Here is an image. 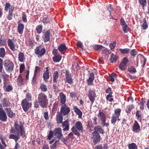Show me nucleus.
Segmentation results:
<instances>
[{
  "instance_id": "39",
  "label": "nucleus",
  "mask_w": 149,
  "mask_h": 149,
  "mask_svg": "<svg viewBox=\"0 0 149 149\" xmlns=\"http://www.w3.org/2000/svg\"><path fill=\"white\" fill-rule=\"evenodd\" d=\"M93 47L96 50H101L104 48L103 46L99 45H95L93 46Z\"/></svg>"
},
{
  "instance_id": "26",
  "label": "nucleus",
  "mask_w": 149,
  "mask_h": 149,
  "mask_svg": "<svg viewBox=\"0 0 149 149\" xmlns=\"http://www.w3.org/2000/svg\"><path fill=\"white\" fill-rule=\"evenodd\" d=\"M8 77L9 76L5 73L2 75V78L3 81L4 87L6 86L8 82L9 81Z\"/></svg>"
},
{
  "instance_id": "18",
  "label": "nucleus",
  "mask_w": 149,
  "mask_h": 149,
  "mask_svg": "<svg viewBox=\"0 0 149 149\" xmlns=\"http://www.w3.org/2000/svg\"><path fill=\"white\" fill-rule=\"evenodd\" d=\"M54 135L56 136L58 138H60L63 136L62 133V130L60 128H55L54 130Z\"/></svg>"
},
{
  "instance_id": "43",
  "label": "nucleus",
  "mask_w": 149,
  "mask_h": 149,
  "mask_svg": "<svg viewBox=\"0 0 149 149\" xmlns=\"http://www.w3.org/2000/svg\"><path fill=\"white\" fill-rule=\"evenodd\" d=\"M0 139L1 141V142L3 146L5 147L7 146L6 144L5 143V141L6 139L5 136H4L3 134H1L0 136Z\"/></svg>"
},
{
  "instance_id": "13",
  "label": "nucleus",
  "mask_w": 149,
  "mask_h": 149,
  "mask_svg": "<svg viewBox=\"0 0 149 149\" xmlns=\"http://www.w3.org/2000/svg\"><path fill=\"white\" fill-rule=\"evenodd\" d=\"M65 76L66 78V82L70 84L73 83V79H72L71 74L68 70L65 71Z\"/></svg>"
},
{
  "instance_id": "2",
  "label": "nucleus",
  "mask_w": 149,
  "mask_h": 149,
  "mask_svg": "<svg viewBox=\"0 0 149 149\" xmlns=\"http://www.w3.org/2000/svg\"><path fill=\"white\" fill-rule=\"evenodd\" d=\"M38 102L40 106L42 108H45L48 104V99L47 96L42 93H40L39 95Z\"/></svg>"
},
{
  "instance_id": "27",
  "label": "nucleus",
  "mask_w": 149,
  "mask_h": 149,
  "mask_svg": "<svg viewBox=\"0 0 149 149\" xmlns=\"http://www.w3.org/2000/svg\"><path fill=\"white\" fill-rule=\"evenodd\" d=\"M5 110L6 111L7 114L9 118H12L15 115V113L13 112L10 108H6Z\"/></svg>"
},
{
  "instance_id": "15",
  "label": "nucleus",
  "mask_w": 149,
  "mask_h": 149,
  "mask_svg": "<svg viewBox=\"0 0 149 149\" xmlns=\"http://www.w3.org/2000/svg\"><path fill=\"white\" fill-rule=\"evenodd\" d=\"M51 30L47 31L44 34L43 41L45 43L50 41V36L51 35Z\"/></svg>"
},
{
  "instance_id": "52",
  "label": "nucleus",
  "mask_w": 149,
  "mask_h": 149,
  "mask_svg": "<svg viewBox=\"0 0 149 149\" xmlns=\"http://www.w3.org/2000/svg\"><path fill=\"white\" fill-rule=\"evenodd\" d=\"M143 23L142 24V28L143 30H145L148 28V25H147L146 21L145 18L143 19Z\"/></svg>"
},
{
  "instance_id": "22",
  "label": "nucleus",
  "mask_w": 149,
  "mask_h": 149,
  "mask_svg": "<svg viewBox=\"0 0 149 149\" xmlns=\"http://www.w3.org/2000/svg\"><path fill=\"white\" fill-rule=\"evenodd\" d=\"M98 117L101 122H104L106 121V116L105 114L100 111H99V113L98 115Z\"/></svg>"
},
{
  "instance_id": "42",
  "label": "nucleus",
  "mask_w": 149,
  "mask_h": 149,
  "mask_svg": "<svg viewBox=\"0 0 149 149\" xmlns=\"http://www.w3.org/2000/svg\"><path fill=\"white\" fill-rule=\"evenodd\" d=\"M129 149H138V147L136 144L134 143H132L128 145Z\"/></svg>"
},
{
  "instance_id": "55",
  "label": "nucleus",
  "mask_w": 149,
  "mask_h": 149,
  "mask_svg": "<svg viewBox=\"0 0 149 149\" xmlns=\"http://www.w3.org/2000/svg\"><path fill=\"white\" fill-rule=\"evenodd\" d=\"M122 26V28L124 33H126L128 32L129 30V27L127 24L124 25Z\"/></svg>"
},
{
  "instance_id": "1",
  "label": "nucleus",
  "mask_w": 149,
  "mask_h": 149,
  "mask_svg": "<svg viewBox=\"0 0 149 149\" xmlns=\"http://www.w3.org/2000/svg\"><path fill=\"white\" fill-rule=\"evenodd\" d=\"M83 129V125L81 122L78 121L75 124L74 126L72 127L71 130L73 134L77 136H79L80 134L79 131L82 132Z\"/></svg>"
},
{
  "instance_id": "17",
  "label": "nucleus",
  "mask_w": 149,
  "mask_h": 149,
  "mask_svg": "<svg viewBox=\"0 0 149 149\" xmlns=\"http://www.w3.org/2000/svg\"><path fill=\"white\" fill-rule=\"evenodd\" d=\"M49 67H47L45 68L46 71H45L43 74V80L45 81H47V80L49 78Z\"/></svg>"
},
{
  "instance_id": "30",
  "label": "nucleus",
  "mask_w": 149,
  "mask_h": 149,
  "mask_svg": "<svg viewBox=\"0 0 149 149\" xmlns=\"http://www.w3.org/2000/svg\"><path fill=\"white\" fill-rule=\"evenodd\" d=\"M18 85L21 86L23 84V79L22 78L21 74H20L17 79Z\"/></svg>"
},
{
  "instance_id": "4",
  "label": "nucleus",
  "mask_w": 149,
  "mask_h": 149,
  "mask_svg": "<svg viewBox=\"0 0 149 149\" xmlns=\"http://www.w3.org/2000/svg\"><path fill=\"white\" fill-rule=\"evenodd\" d=\"M9 9L8 14L7 16V18L9 20H11L14 16V15L13 14V11L14 9V6L13 5L10 6L9 3H6L5 7V10L7 11Z\"/></svg>"
},
{
  "instance_id": "14",
  "label": "nucleus",
  "mask_w": 149,
  "mask_h": 149,
  "mask_svg": "<svg viewBox=\"0 0 149 149\" xmlns=\"http://www.w3.org/2000/svg\"><path fill=\"white\" fill-rule=\"evenodd\" d=\"M40 47H37L35 49V53L36 55L42 56L45 53L46 51L44 48H42L40 49Z\"/></svg>"
},
{
  "instance_id": "48",
  "label": "nucleus",
  "mask_w": 149,
  "mask_h": 149,
  "mask_svg": "<svg viewBox=\"0 0 149 149\" xmlns=\"http://www.w3.org/2000/svg\"><path fill=\"white\" fill-rule=\"evenodd\" d=\"M59 140H58L56 141L53 144L50 146V148L55 149V147H56L59 144Z\"/></svg>"
},
{
  "instance_id": "57",
  "label": "nucleus",
  "mask_w": 149,
  "mask_h": 149,
  "mask_svg": "<svg viewBox=\"0 0 149 149\" xmlns=\"http://www.w3.org/2000/svg\"><path fill=\"white\" fill-rule=\"evenodd\" d=\"M6 40L3 39H0V46H4L6 45Z\"/></svg>"
},
{
  "instance_id": "35",
  "label": "nucleus",
  "mask_w": 149,
  "mask_h": 149,
  "mask_svg": "<svg viewBox=\"0 0 149 149\" xmlns=\"http://www.w3.org/2000/svg\"><path fill=\"white\" fill-rule=\"evenodd\" d=\"M145 100V98H142L141 99L140 102L139 104L140 108L142 110H143L144 109V104L146 103Z\"/></svg>"
},
{
  "instance_id": "61",
  "label": "nucleus",
  "mask_w": 149,
  "mask_h": 149,
  "mask_svg": "<svg viewBox=\"0 0 149 149\" xmlns=\"http://www.w3.org/2000/svg\"><path fill=\"white\" fill-rule=\"evenodd\" d=\"M130 54L132 56H134L137 54V52L135 49H133L131 51Z\"/></svg>"
},
{
  "instance_id": "16",
  "label": "nucleus",
  "mask_w": 149,
  "mask_h": 149,
  "mask_svg": "<svg viewBox=\"0 0 149 149\" xmlns=\"http://www.w3.org/2000/svg\"><path fill=\"white\" fill-rule=\"evenodd\" d=\"M0 120L2 121L6 122L7 120L6 114L3 109H0Z\"/></svg>"
},
{
  "instance_id": "62",
  "label": "nucleus",
  "mask_w": 149,
  "mask_h": 149,
  "mask_svg": "<svg viewBox=\"0 0 149 149\" xmlns=\"http://www.w3.org/2000/svg\"><path fill=\"white\" fill-rule=\"evenodd\" d=\"M31 96L30 93H27L26 94V99L28 100L29 101L31 100Z\"/></svg>"
},
{
  "instance_id": "24",
  "label": "nucleus",
  "mask_w": 149,
  "mask_h": 149,
  "mask_svg": "<svg viewBox=\"0 0 149 149\" xmlns=\"http://www.w3.org/2000/svg\"><path fill=\"white\" fill-rule=\"evenodd\" d=\"M73 109L75 113L78 115V118H82V113L80 109L75 106L74 107Z\"/></svg>"
},
{
  "instance_id": "31",
  "label": "nucleus",
  "mask_w": 149,
  "mask_h": 149,
  "mask_svg": "<svg viewBox=\"0 0 149 149\" xmlns=\"http://www.w3.org/2000/svg\"><path fill=\"white\" fill-rule=\"evenodd\" d=\"M1 103L3 106L4 107H8L10 106V104L8 100L5 98L2 99Z\"/></svg>"
},
{
  "instance_id": "8",
  "label": "nucleus",
  "mask_w": 149,
  "mask_h": 149,
  "mask_svg": "<svg viewBox=\"0 0 149 149\" xmlns=\"http://www.w3.org/2000/svg\"><path fill=\"white\" fill-rule=\"evenodd\" d=\"M91 138L93 140V143L95 145L100 141V136L98 132H93L92 133Z\"/></svg>"
},
{
  "instance_id": "45",
  "label": "nucleus",
  "mask_w": 149,
  "mask_h": 149,
  "mask_svg": "<svg viewBox=\"0 0 149 149\" xmlns=\"http://www.w3.org/2000/svg\"><path fill=\"white\" fill-rule=\"evenodd\" d=\"M119 50L121 54H127L129 52L130 49L128 48L120 49Z\"/></svg>"
},
{
  "instance_id": "29",
  "label": "nucleus",
  "mask_w": 149,
  "mask_h": 149,
  "mask_svg": "<svg viewBox=\"0 0 149 149\" xmlns=\"http://www.w3.org/2000/svg\"><path fill=\"white\" fill-rule=\"evenodd\" d=\"M24 28V25L22 24L19 23V21L17 26V30L19 34H22V33Z\"/></svg>"
},
{
  "instance_id": "51",
  "label": "nucleus",
  "mask_w": 149,
  "mask_h": 149,
  "mask_svg": "<svg viewBox=\"0 0 149 149\" xmlns=\"http://www.w3.org/2000/svg\"><path fill=\"white\" fill-rule=\"evenodd\" d=\"M42 22L44 24H46L48 23L49 24L50 23L49 17L47 16L46 17H44L42 20Z\"/></svg>"
},
{
  "instance_id": "34",
  "label": "nucleus",
  "mask_w": 149,
  "mask_h": 149,
  "mask_svg": "<svg viewBox=\"0 0 149 149\" xmlns=\"http://www.w3.org/2000/svg\"><path fill=\"white\" fill-rule=\"evenodd\" d=\"M94 132H99L100 134H103L104 130L101 127L99 126H96L94 127Z\"/></svg>"
},
{
  "instance_id": "20",
  "label": "nucleus",
  "mask_w": 149,
  "mask_h": 149,
  "mask_svg": "<svg viewBox=\"0 0 149 149\" xmlns=\"http://www.w3.org/2000/svg\"><path fill=\"white\" fill-rule=\"evenodd\" d=\"M58 49L62 54H64L67 49V47L65 44L62 43L58 47Z\"/></svg>"
},
{
  "instance_id": "6",
  "label": "nucleus",
  "mask_w": 149,
  "mask_h": 149,
  "mask_svg": "<svg viewBox=\"0 0 149 149\" xmlns=\"http://www.w3.org/2000/svg\"><path fill=\"white\" fill-rule=\"evenodd\" d=\"M121 109L120 108L116 109L114 110V113L112 114L111 122L112 124H114L116 122L117 118H119L121 111Z\"/></svg>"
},
{
  "instance_id": "64",
  "label": "nucleus",
  "mask_w": 149,
  "mask_h": 149,
  "mask_svg": "<svg viewBox=\"0 0 149 149\" xmlns=\"http://www.w3.org/2000/svg\"><path fill=\"white\" fill-rule=\"evenodd\" d=\"M24 69V64H22L20 65L19 68V72L22 73L23 72Z\"/></svg>"
},
{
  "instance_id": "21",
  "label": "nucleus",
  "mask_w": 149,
  "mask_h": 149,
  "mask_svg": "<svg viewBox=\"0 0 149 149\" xmlns=\"http://www.w3.org/2000/svg\"><path fill=\"white\" fill-rule=\"evenodd\" d=\"M90 77L87 80V82L88 85H91L93 84V81L95 78L94 73H91L90 74Z\"/></svg>"
},
{
  "instance_id": "59",
  "label": "nucleus",
  "mask_w": 149,
  "mask_h": 149,
  "mask_svg": "<svg viewBox=\"0 0 149 149\" xmlns=\"http://www.w3.org/2000/svg\"><path fill=\"white\" fill-rule=\"evenodd\" d=\"M116 41H114L112 43H110L109 45V47L111 49H114L116 45Z\"/></svg>"
},
{
  "instance_id": "56",
  "label": "nucleus",
  "mask_w": 149,
  "mask_h": 149,
  "mask_svg": "<svg viewBox=\"0 0 149 149\" xmlns=\"http://www.w3.org/2000/svg\"><path fill=\"white\" fill-rule=\"evenodd\" d=\"M36 76L37 74H36V73H34L33 76L32 80V84L33 85L35 84L36 83Z\"/></svg>"
},
{
  "instance_id": "50",
  "label": "nucleus",
  "mask_w": 149,
  "mask_h": 149,
  "mask_svg": "<svg viewBox=\"0 0 149 149\" xmlns=\"http://www.w3.org/2000/svg\"><path fill=\"white\" fill-rule=\"evenodd\" d=\"M54 132L52 130H50L49 134L47 136V139L49 140H51L53 137Z\"/></svg>"
},
{
  "instance_id": "40",
  "label": "nucleus",
  "mask_w": 149,
  "mask_h": 149,
  "mask_svg": "<svg viewBox=\"0 0 149 149\" xmlns=\"http://www.w3.org/2000/svg\"><path fill=\"white\" fill-rule=\"evenodd\" d=\"M24 55L23 53L22 52H19L18 54V60L21 62L24 61Z\"/></svg>"
},
{
  "instance_id": "5",
  "label": "nucleus",
  "mask_w": 149,
  "mask_h": 149,
  "mask_svg": "<svg viewBox=\"0 0 149 149\" xmlns=\"http://www.w3.org/2000/svg\"><path fill=\"white\" fill-rule=\"evenodd\" d=\"M15 130L18 135L21 136L22 137L25 136V132L23 125H19L17 122H15L14 125Z\"/></svg>"
},
{
  "instance_id": "58",
  "label": "nucleus",
  "mask_w": 149,
  "mask_h": 149,
  "mask_svg": "<svg viewBox=\"0 0 149 149\" xmlns=\"http://www.w3.org/2000/svg\"><path fill=\"white\" fill-rule=\"evenodd\" d=\"M13 89V87L11 85H8L6 88V90L7 92H9L11 91Z\"/></svg>"
},
{
  "instance_id": "44",
  "label": "nucleus",
  "mask_w": 149,
  "mask_h": 149,
  "mask_svg": "<svg viewBox=\"0 0 149 149\" xmlns=\"http://www.w3.org/2000/svg\"><path fill=\"white\" fill-rule=\"evenodd\" d=\"M134 108V106L133 105L127 106L126 108L125 111L127 113H129Z\"/></svg>"
},
{
  "instance_id": "19",
  "label": "nucleus",
  "mask_w": 149,
  "mask_h": 149,
  "mask_svg": "<svg viewBox=\"0 0 149 149\" xmlns=\"http://www.w3.org/2000/svg\"><path fill=\"white\" fill-rule=\"evenodd\" d=\"M69 121L68 119L63 121L62 123V124L63 127H64L63 129V131H68L69 130L70 124Z\"/></svg>"
},
{
  "instance_id": "41",
  "label": "nucleus",
  "mask_w": 149,
  "mask_h": 149,
  "mask_svg": "<svg viewBox=\"0 0 149 149\" xmlns=\"http://www.w3.org/2000/svg\"><path fill=\"white\" fill-rule=\"evenodd\" d=\"M140 4L141 5L142 8L144 9V7H146L147 4V2L146 0H139Z\"/></svg>"
},
{
  "instance_id": "63",
  "label": "nucleus",
  "mask_w": 149,
  "mask_h": 149,
  "mask_svg": "<svg viewBox=\"0 0 149 149\" xmlns=\"http://www.w3.org/2000/svg\"><path fill=\"white\" fill-rule=\"evenodd\" d=\"M102 53L108 55L109 54H110V52L109 50L107 48H105L104 50H102Z\"/></svg>"
},
{
  "instance_id": "3",
  "label": "nucleus",
  "mask_w": 149,
  "mask_h": 149,
  "mask_svg": "<svg viewBox=\"0 0 149 149\" xmlns=\"http://www.w3.org/2000/svg\"><path fill=\"white\" fill-rule=\"evenodd\" d=\"M3 65L6 72L11 73L14 70V64L13 61L9 60H6L3 62Z\"/></svg>"
},
{
  "instance_id": "9",
  "label": "nucleus",
  "mask_w": 149,
  "mask_h": 149,
  "mask_svg": "<svg viewBox=\"0 0 149 149\" xmlns=\"http://www.w3.org/2000/svg\"><path fill=\"white\" fill-rule=\"evenodd\" d=\"M60 109V112L63 116L68 114L70 111V109L66 104L62 105Z\"/></svg>"
},
{
  "instance_id": "23",
  "label": "nucleus",
  "mask_w": 149,
  "mask_h": 149,
  "mask_svg": "<svg viewBox=\"0 0 149 149\" xmlns=\"http://www.w3.org/2000/svg\"><path fill=\"white\" fill-rule=\"evenodd\" d=\"M59 96L61 105L65 104V102L66 101V96L63 93L61 92L59 94Z\"/></svg>"
},
{
  "instance_id": "53",
  "label": "nucleus",
  "mask_w": 149,
  "mask_h": 149,
  "mask_svg": "<svg viewBox=\"0 0 149 149\" xmlns=\"http://www.w3.org/2000/svg\"><path fill=\"white\" fill-rule=\"evenodd\" d=\"M128 71L132 74L134 73L136 71L135 68L134 67H132L129 68Z\"/></svg>"
},
{
  "instance_id": "33",
  "label": "nucleus",
  "mask_w": 149,
  "mask_h": 149,
  "mask_svg": "<svg viewBox=\"0 0 149 149\" xmlns=\"http://www.w3.org/2000/svg\"><path fill=\"white\" fill-rule=\"evenodd\" d=\"M58 76L59 74L58 71H56L54 72L53 76V83L56 84L57 79L58 78Z\"/></svg>"
},
{
  "instance_id": "49",
  "label": "nucleus",
  "mask_w": 149,
  "mask_h": 149,
  "mask_svg": "<svg viewBox=\"0 0 149 149\" xmlns=\"http://www.w3.org/2000/svg\"><path fill=\"white\" fill-rule=\"evenodd\" d=\"M127 66V65L121 62L119 65V68L121 70H125Z\"/></svg>"
},
{
  "instance_id": "28",
  "label": "nucleus",
  "mask_w": 149,
  "mask_h": 149,
  "mask_svg": "<svg viewBox=\"0 0 149 149\" xmlns=\"http://www.w3.org/2000/svg\"><path fill=\"white\" fill-rule=\"evenodd\" d=\"M58 114H57L56 116V120L58 124L62 123H63V117L62 114L60 112H58Z\"/></svg>"
},
{
  "instance_id": "7",
  "label": "nucleus",
  "mask_w": 149,
  "mask_h": 149,
  "mask_svg": "<svg viewBox=\"0 0 149 149\" xmlns=\"http://www.w3.org/2000/svg\"><path fill=\"white\" fill-rule=\"evenodd\" d=\"M21 105L23 110L26 112L31 107L32 104L31 103L28 102L27 100L25 99L22 101Z\"/></svg>"
},
{
  "instance_id": "47",
  "label": "nucleus",
  "mask_w": 149,
  "mask_h": 149,
  "mask_svg": "<svg viewBox=\"0 0 149 149\" xmlns=\"http://www.w3.org/2000/svg\"><path fill=\"white\" fill-rule=\"evenodd\" d=\"M141 112L139 111H138L136 112V116L137 117V119L139 120H141L142 118L141 117Z\"/></svg>"
},
{
  "instance_id": "36",
  "label": "nucleus",
  "mask_w": 149,
  "mask_h": 149,
  "mask_svg": "<svg viewBox=\"0 0 149 149\" xmlns=\"http://www.w3.org/2000/svg\"><path fill=\"white\" fill-rule=\"evenodd\" d=\"M20 137L19 135H16L14 134H10L9 136V138L10 139H14L15 142H17Z\"/></svg>"
},
{
  "instance_id": "32",
  "label": "nucleus",
  "mask_w": 149,
  "mask_h": 149,
  "mask_svg": "<svg viewBox=\"0 0 149 149\" xmlns=\"http://www.w3.org/2000/svg\"><path fill=\"white\" fill-rule=\"evenodd\" d=\"M118 58V56L117 55H114L113 54H112L110 55V58H109V60L112 63L116 62Z\"/></svg>"
},
{
  "instance_id": "46",
  "label": "nucleus",
  "mask_w": 149,
  "mask_h": 149,
  "mask_svg": "<svg viewBox=\"0 0 149 149\" xmlns=\"http://www.w3.org/2000/svg\"><path fill=\"white\" fill-rule=\"evenodd\" d=\"M42 29V27L41 25L40 24L37 26L36 28V30L38 33L39 34L41 33Z\"/></svg>"
},
{
  "instance_id": "12",
  "label": "nucleus",
  "mask_w": 149,
  "mask_h": 149,
  "mask_svg": "<svg viewBox=\"0 0 149 149\" xmlns=\"http://www.w3.org/2000/svg\"><path fill=\"white\" fill-rule=\"evenodd\" d=\"M7 43L8 46L12 51L14 52L15 50L16 45L15 43L14 40L13 39H11L8 38Z\"/></svg>"
},
{
  "instance_id": "38",
  "label": "nucleus",
  "mask_w": 149,
  "mask_h": 149,
  "mask_svg": "<svg viewBox=\"0 0 149 149\" xmlns=\"http://www.w3.org/2000/svg\"><path fill=\"white\" fill-rule=\"evenodd\" d=\"M61 58V56L60 55H54V57H53L52 59L53 61L56 62H59Z\"/></svg>"
},
{
  "instance_id": "25",
  "label": "nucleus",
  "mask_w": 149,
  "mask_h": 149,
  "mask_svg": "<svg viewBox=\"0 0 149 149\" xmlns=\"http://www.w3.org/2000/svg\"><path fill=\"white\" fill-rule=\"evenodd\" d=\"M140 126L138 123L135 121L133 127V130L135 132H138L140 130Z\"/></svg>"
},
{
  "instance_id": "10",
  "label": "nucleus",
  "mask_w": 149,
  "mask_h": 149,
  "mask_svg": "<svg viewBox=\"0 0 149 149\" xmlns=\"http://www.w3.org/2000/svg\"><path fill=\"white\" fill-rule=\"evenodd\" d=\"M96 93L95 90H90L89 91L88 97L92 104L95 100L96 97Z\"/></svg>"
},
{
  "instance_id": "37",
  "label": "nucleus",
  "mask_w": 149,
  "mask_h": 149,
  "mask_svg": "<svg viewBox=\"0 0 149 149\" xmlns=\"http://www.w3.org/2000/svg\"><path fill=\"white\" fill-rule=\"evenodd\" d=\"M6 52L5 49L3 47L0 48V57L3 58L6 55Z\"/></svg>"
},
{
  "instance_id": "54",
  "label": "nucleus",
  "mask_w": 149,
  "mask_h": 149,
  "mask_svg": "<svg viewBox=\"0 0 149 149\" xmlns=\"http://www.w3.org/2000/svg\"><path fill=\"white\" fill-rule=\"evenodd\" d=\"M40 88L42 91L43 92H45L47 91V86L44 84H41L40 86Z\"/></svg>"
},
{
  "instance_id": "11",
  "label": "nucleus",
  "mask_w": 149,
  "mask_h": 149,
  "mask_svg": "<svg viewBox=\"0 0 149 149\" xmlns=\"http://www.w3.org/2000/svg\"><path fill=\"white\" fill-rule=\"evenodd\" d=\"M7 43L8 46L12 51L14 52L15 50L16 45L15 43L14 40L13 39H11L8 38Z\"/></svg>"
},
{
  "instance_id": "60",
  "label": "nucleus",
  "mask_w": 149,
  "mask_h": 149,
  "mask_svg": "<svg viewBox=\"0 0 149 149\" xmlns=\"http://www.w3.org/2000/svg\"><path fill=\"white\" fill-rule=\"evenodd\" d=\"M107 10L109 11L110 15H111V12L113 10V8L111 4H109L107 6Z\"/></svg>"
}]
</instances>
